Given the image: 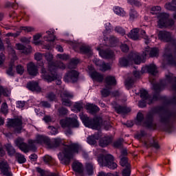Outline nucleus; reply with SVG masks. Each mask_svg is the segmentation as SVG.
<instances>
[{
  "label": "nucleus",
  "instance_id": "24",
  "mask_svg": "<svg viewBox=\"0 0 176 176\" xmlns=\"http://www.w3.org/2000/svg\"><path fill=\"white\" fill-rule=\"evenodd\" d=\"M110 142H112V138L109 136H104L100 140L99 145L104 148L107 146V145H109Z\"/></svg>",
  "mask_w": 176,
  "mask_h": 176
},
{
  "label": "nucleus",
  "instance_id": "27",
  "mask_svg": "<svg viewBox=\"0 0 176 176\" xmlns=\"http://www.w3.org/2000/svg\"><path fill=\"white\" fill-rule=\"evenodd\" d=\"M85 108L87 111H89V113H97L100 111V108L93 104H87Z\"/></svg>",
  "mask_w": 176,
  "mask_h": 176
},
{
  "label": "nucleus",
  "instance_id": "54",
  "mask_svg": "<svg viewBox=\"0 0 176 176\" xmlns=\"http://www.w3.org/2000/svg\"><path fill=\"white\" fill-rule=\"evenodd\" d=\"M43 56H45V54L37 52L34 54V58L36 61H41V60L43 58Z\"/></svg>",
  "mask_w": 176,
  "mask_h": 176
},
{
  "label": "nucleus",
  "instance_id": "17",
  "mask_svg": "<svg viewBox=\"0 0 176 176\" xmlns=\"http://www.w3.org/2000/svg\"><path fill=\"white\" fill-rule=\"evenodd\" d=\"M158 38L163 42H171V41H173L171 33L166 31L160 32L158 34Z\"/></svg>",
  "mask_w": 176,
  "mask_h": 176
},
{
  "label": "nucleus",
  "instance_id": "5",
  "mask_svg": "<svg viewBox=\"0 0 176 176\" xmlns=\"http://www.w3.org/2000/svg\"><path fill=\"white\" fill-rule=\"evenodd\" d=\"M15 144L19 149L24 152V153H28L30 151H35L36 149V146L35 145V141L32 140H28V144L24 142V140L22 138H19L15 141Z\"/></svg>",
  "mask_w": 176,
  "mask_h": 176
},
{
  "label": "nucleus",
  "instance_id": "11",
  "mask_svg": "<svg viewBox=\"0 0 176 176\" xmlns=\"http://www.w3.org/2000/svg\"><path fill=\"white\" fill-rule=\"evenodd\" d=\"M60 124L63 129H65L67 127H79V122H78V120L75 118L62 120L60 121Z\"/></svg>",
  "mask_w": 176,
  "mask_h": 176
},
{
  "label": "nucleus",
  "instance_id": "39",
  "mask_svg": "<svg viewBox=\"0 0 176 176\" xmlns=\"http://www.w3.org/2000/svg\"><path fill=\"white\" fill-rule=\"evenodd\" d=\"M120 166L122 167H130V164H129V161L127 160V157H122L120 161Z\"/></svg>",
  "mask_w": 176,
  "mask_h": 176
},
{
  "label": "nucleus",
  "instance_id": "29",
  "mask_svg": "<svg viewBox=\"0 0 176 176\" xmlns=\"http://www.w3.org/2000/svg\"><path fill=\"white\" fill-rule=\"evenodd\" d=\"M16 47L17 50H25L23 51V53H25V54H28V53H31V52L32 51L31 47H29L28 48L25 49V47L21 43L16 44Z\"/></svg>",
  "mask_w": 176,
  "mask_h": 176
},
{
  "label": "nucleus",
  "instance_id": "31",
  "mask_svg": "<svg viewBox=\"0 0 176 176\" xmlns=\"http://www.w3.org/2000/svg\"><path fill=\"white\" fill-rule=\"evenodd\" d=\"M85 171L88 175H93L94 174V166L91 163L86 164Z\"/></svg>",
  "mask_w": 176,
  "mask_h": 176
},
{
  "label": "nucleus",
  "instance_id": "64",
  "mask_svg": "<svg viewBox=\"0 0 176 176\" xmlns=\"http://www.w3.org/2000/svg\"><path fill=\"white\" fill-rule=\"evenodd\" d=\"M7 74L10 76H13V75H14V71L13 70V66L10 67L8 70H7Z\"/></svg>",
  "mask_w": 176,
  "mask_h": 176
},
{
  "label": "nucleus",
  "instance_id": "3",
  "mask_svg": "<svg viewBox=\"0 0 176 176\" xmlns=\"http://www.w3.org/2000/svg\"><path fill=\"white\" fill-rule=\"evenodd\" d=\"M65 69V65L63 63H59L57 65L56 64H52L49 65V74H47V72L45 67H42L41 69V76L43 79L47 80V82H53V80H56V85H61V80L58 79V75L56 72L57 69Z\"/></svg>",
  "mask_w": 176,
  "mask_h": 176
},
{
  "label": "nucleus",
  "instance_id": "34",
  "mask_svg": "<svg viewBox=\"0 0 176 176\" xmlns=\"http://www.w3.org/2000/svg\"><path fill=\"white\" fill-rule=\"evenodd\" d=\"M6 148L9 156H13V155H16V150L14 147H12V144H7Z\"/></svg>",
  "mask_w": 176,
  "mask_h": 176
},
{
  "label": "nucleus",
  "instance_id": "2",
  "mask_svg": "<svg viewBox=\"0 0 176 176\" xmlns=\"http://www.w3.org/2000/svg\"><path fill=\"white\" fill-rule=\"evenodd\" d=\"M82 149V146L78 143H71L69 146L64 145L58 155V159L62 164L67 165L71 162V159H73L75 155L80 153Z\"/></svg>",
  "mask_w": 176,
  "mask_h": 176
},
{
  "label": "nucleus",
  "instance_id": "4",
  "mask_svg": "<svg viewBox=\"0 0 176 176\" xmlns=\"http://www.w3.org/2000/svg\"><path fill=\"white\" fill-rule=\"evenodd\" d=\"M34 141L35 144H41V145H46L48 149H56L58 146H60V144H61L62 140L60 138H55L52 142H50V139L47 136L38 135Z\"/></svg>",
  "mask_w": 176,
  "mask_h": 176
},
{
  "label": "nucleus",
  "instance_id": "61",
  "mask_svg": "<svg viewBox=\"0 0 176 176\" xmlns=\"http://www.w3.org/2000/svg\"><path fill=\"white\" fill-rule=\"evenodd\" d=\"M101 94L103 97H108V96L111 94V92H109V90L104 89L103 90L101 91Z\"/></svg>",
  "mask_w": 176,
  "mask_h": 176
},
{
  "label": "nucleus",
  "instance_id": "21",
  "mask_svg": "<svg viewBox=\"0 0 176 176\" xmlns=\"http://www.w3.org/2000/svg\"><path fill=\"white\" fill-rule=\"evenodd\" d=\"M106 88L111 89V86L116 85V79L114 76H108L105 78Z\"/></svg>",
  "mask_w": 176,
  "mask_h": 176
},
{
  "label": "nucleus",
  "instance_id": "33",
  "mask_svg": "<svg viewBox=\"0 0 176 176\" xmlns=\"http://www.w3.org/2000/svg\"><path fill=\"white\" fill-rule=\"evenodd\" d=\"M146 69L149 74H151V75H156L157 73V68H156V65H150L146 66Z\"/></svg>",
  "mask_w": 176,
  "mask_h": 176
},
{
  "label": "nucleus",
  "instance_id": "15",
  "mask_svg": "<svg viewBox=\"0 0 176 176\" xmlns=\"http://www.w3.org/2000/svg\"><path fill=\"white\" fill-rule=\"evenodd\" d=\"M88 69L90 71V76L94 80H96L97 82H102V80H104V76L94 71V67H93V66H88Z\"/></svg>",
  "mask_w": 176,
  "mask_h": 176
},
{
  "label": "nucleus",
  "instance_id": "55",
  "mask_svg": "<svg viewBox=\"0 0 176 176\" xmlns=\"http://www.w3.org/2000/svg\"><path fill=\"white\" fill-rule=\"evenodd\" d=\"M131 173L130 166L127 167L122 170V176H130Z\"/></svg>",
  "mask_w": 176,
  "mask_h": 176
},
{
  "label": "nucleus",
  "instance_id": "45",
  "mask_svg": "<svg viewBox=\"0 0 176 176\" xmlns=\"http://www.w3.org/2000/svg\"><path fill=\"white\" fill-rule=\"evenodd\" d=\"M140 35H142V38L145 40L146 45H148L151 40H149V37L146 35V32L144 30H141Z\"/></svg>",
  "mask_w": 176,
  "mask_h": 176
},
{
  "label": "nucleus",
  "instance_id": "46",
  "mask_svg": "<svg viewBox=\"0 0 176 176\" xmlns=\"http://www.w3.org/2000/svg\"><path fill=\"white\" fill-rule=\"evenodd\" d=\"M80 50L82 53H85V54L90 53V54H91V50L89 47L81 46L80 47Z\"/></svg>",
  "mask_w": 176,
  "mask_h": 176
},
{
  "label": "nucleus",
  "instance_id": "22",
  "mask_svg": "<svg viewBox=\"0 0 176 176\" xmlns=\"http://www.w3.org/2000/svg\"><path fill=\"white\" fill-rule=\"evenodd\" d=\"M27 87L29 90H31L32 91H37V93H39V91H41V87H39V85L36 82L32 81L28 82L27 84Z\"/></svg>",
  "mask_w": 176,
  "mask_h": 176
},
{
  "label": "nucleus",
  "instance_id": "53",
  "mask_svg": "<svg viewBox=\"0 0 176 176\" xmlns=\"http://www.w3.org/2000/svg\"><path fill=\"white\" fill-rule=\"evenodd\" d=\"M78 63H79V60L76 59L72 60V61L69 63V68H75Z\"/></svg>",
  "mask_w": 176,
  "mask_h": 176
},
{
  "label": "nucleus",
  "instance_id": "60",
  "mask_svg": "<svg viewBox=\"0 0 176 176\" xmlns=\"http://www.w3.org/2000/svg\"><path fill=\"white\" fill-rule=\"evenodd\" d=\"M1 109L3 113H8V104H6V102H3L1 105Z\"/></svg>",
  "mask_w": 176,
  "mask_h": 176
},
{
  "label": "nucleus",
  "instance_id": "56",
  "mask_svg": "<svg viewBox=\"0 0 176 176\" xmlns=\"http://www.w3.org/2000/svg\"><path fill=\"white\" fill-rule=\"evenodd\" d=\"M47 98L50 100V101H54L56 100V94L50 92L47 95Z\"/></svg>",
  "mask_w": 176,
  "mask_h": 176
},
{
  "label": "nucleus",
  "instance_id": "37",
  "mask_svg": "<svg viewBox=\"0 0 176 176\" xmlns=\"http://www.w3.org/2000/svg\"><path fill=\"white\" fill-rule=\"evenodd\" d=\"M15 157H16V159H17L18 162L20 163L21 164H23V163H25V162H27L25 157H24V155H23L19 153H16L15 154Z\"/></svg>",
  "mask_w": 176,
  "mask_h": 176
},
{
  "label": "nucleus",
  "instance_id": "41",
  "mask_svg": "<svg viewBox=\"0 0 176 176\" xmlns=\"http://www.w3.org/2000/svg\"><path fill=\"white\" fill-rule=\"evenodd\" d=\"M3 94L6 97H8L10 94V91L8 88H4L0 86V97Z\"/></svg>",
  "mask_w": 176,
  "mask_h": 176
},
{
  "label": "nucleus",
  "instance_id": "10",
  "mask_svg": "<svg viewBox=\"0 0 176 176\" xmlns=\"http://www.w3.org/2000/svg\"><path fill=\"white\" fill-rule=\"evenodd\" d=\"M78 78H79V73L76 70H70L65 74L64 80L67 83H75L78 82Z\"/></svg>",
  "mask_w": 176,
  "mask_h": 176
},
{
  "label": "nucleus",
  "instance_id": "8",
  "mask_svg": "<svg viewBox=\"0 0 176 176\" xmlns=\"http://www.w3.org/2000/svg\"><path fill=\"white\" fill-rule=\"evenodd\" d=\"M158 25L160 28L162 27H173L174 20L168 19V14L166 13H161L158 16Z\"/></svg>",
  "mask_w": 176,
  "mask_h": 176
},
{
  "label": "nucleus",
  "instance_id": "9",
  "mask_svg": "<svg viewBox=\"0 0 176 176\" xmlns=\"http://www.w3.org/2000/svg\"><path fill=\"white\" fill-rule=\"evenodd\" d=\"M80 118L86 127L96 130L98 129V121L96 119L90 120L86 115L80 114Z\"/></svg>",
  "mask_w": 176,
  "mask_h": 176
},
{
  "label": "nucleus",
  "instance_id": "32",
  "mask_svg": "<svg viewBox=\"0 0 176 176\" xmlns=\"http://www.w3.org/2000/svg\"><path fill=\"white\" fill-rule=\"evenodd\" d=\"M165 8L168 10H175L176 9V0H171L170 3L165 4Z\"/></svg>",
  "mask_w": 176,
  "mask_h": 176
},
{
  "label": "nucleus",
  "instance_id": "28",
  "mask_svg": "<svg viewBox=\"0 0 176 176\" xmlns=\"http://www.w3.org/2000/svg\"><path fill=\"white\" fill-rule=\"evenodd\" d=\"M98 140H100V134H94V135L89 136L87 138V142L90 145H95L97 143Z\"/></svg>",
  "mask_w": 176,
  "mask_h": 176
},
{
  "label": "nucleus",
  "instance_id": "23",
  "mask_svg": "<svg viewBox=\"0 0 176 176\" xmlns=\"http://www.w3.org/2000/svg\"><path fill=\"white\" fill-rule=\"evenodd\" d=\"M72 168L74 171L78 173L79 174H80V173H83V165H82L80 162H74L72 164Z\"/></svg>",
  "mask_w": 176,
  "mask_h": 176
},
{
  "label": "nucleus",
  "instance_id": "44",
  "mask_svg": "<svg viewBox=\"0 0 176 176\" xmlns=\"http://www.w3.org/2000/svg\"><path fill=\"white\" fill-rule=\"evenodd\" d=\"M43 160L45 163H47L48 164H54V159H53L51 156L45 155L43 157Z\"/></svg>",
  "mask_w": 176,
  "mask_h": 176
},
{
  "label": "nucleus",
  "instance_id": "57",
  "mask_svg": "<svg viewBox=\"0 0 176 176\" xmlns=\"http://www.w3.org/2000/svg\"><path fill=\"white\" fill-rule=\"evenodd\" d=\"M21 30L25 31V32H32V31H34V28L25 26L21 27Z\"/></svg>",
  "mask_w": 176,
  "mask_h": 176
},
{
  "label": "nucleus",
  "instance_id": "59",
  "mask_svg": "<svg viewBox=\"0 0 176 176\" xmlns=\"http://www.w3.org/2000/svg\"><path fill=\"white\" fill-rule=\"evenodd\" d=\"M123 142V140H120L113 143V146L115 148H122V144Z\"/></svg>",
  "mask_w": 176,
  "mask_h": 176
},
{
  "label": "nucleus",
  "instance_id": "1",
  "mask_svg": "<svg viewBox=\"0 0 176 176\" xmlns=\"http://www.w3.org/2000/svg\"><path fill=\"white\" fill-rule=\"evenodd\" d=\"M164 111V108L163 107H156L151 112L147 114L145 120L144 119V114L139 112L137 115V122L139 124L144 126V127L155 129V127H156V124L153 123V115H155V113H161L160 120V123L165 126H168V123H170V116L166 115Z\"/></svg>",
  "mask_w": 176,
  "mask_h": 176
},
{
  "label": "nucleus",
  "instance_id": "52",
  "mask_svg": "<svg viewBox=\"0 0 176 176\" xmlns=\"http://www.w3.org/2000/svg\"><path fill=\"white\" fill-rule=\"evenodd\" d=\"M116 32H118V34H120L121 35H124L126 34V32L123 28H122L120 26H117L115 28Z\"/></svg>",
  "mask_w": 176,
  "mask_h": 176
},
{
  "label": "nucleus",
  "instance_id": "25",
  "mask_svg": "<svg viewBox=\"0 0 176 176\" xmlns=\"http://www.w3.org/2000/svg\"><path fill=\"white\" fill-rule=\"evenodd\" d=\"M168 52H170V50L168 48H165V54L164 55V57L166 61H168V64H175V60H174V58L171 54H168Z\"/></svg>",
  "mask_w": 176,
  "mask_h": 176
},
{
  "label": "nucleus",
  "instance_id": "38",
  "mask_svg": "<svg viewBox=\"0 0 176 176\" xmlns=\"http://www.w3.org/2000/svg\"><path fill=\"white\" fill-rule=\"evenodd\" d=\"M166 79L169 82H174V85L173 86V90L176 91V78L172 74H169L168 76H166Z\"/></svg>",
  "mask_w": 176,
  "mask_h": 176
},
{
  "label": "nucleus",
  "instance_id": "63",
  "mask_svg": "<svg viewBox=\"0 0 176 176\" xmlns=\"http://www.w3.org/2000/svg\"><path fill=\"white\" fill-rule=\"evenodd\" d=\"M128 2L131 5H135V6H140L141 5V3L137 0H128Z\"/></svg>",
  "mask_w": 176,
  "mask_h": 176
},
{
  "label": "nucleus",
  "instance_id": "19",
  "mask_svg": "<svg viewBox=\"0 0 176 176\" xmlns=\"http://www.w3.org/2000/svg\"><path fill=\"white\" fill-rule=\"evenodd\" d=\"M97 50H99V54L102 58H113L115 57V54L112 51L100 50V47H98Z\"/></svg>",
  "mask_w": 176,
  "mask_h": 176
},
{
  "label": "nucleus",
  "instance_id": "48",
  "mask_svg": "<svg viewBox=\"0 0 176 176\" xmlns=\"http://www.w3.org/2000/svg\"><path fill=\"white\" fill-rule=\"evenodd\" d=\"M140 97L142 100H148V91L145 89L140 90Z\"/></svg>",
  "mask_w": 176,
  "mask_h": 176
},
{
  "label": "nucleus",
  "instance_id": "35",
  "mask_svg": "<svg viewBox=\"0 0 176 176\" xmlns=\"http://www.w3.org/2000/svg\"><path fill=\"white\" fill-rule=\"evenodd\" d=\"M114 12L118 16H122V17L126 16V12L123 10V8L116 6L113 8Z\"/></svg>",
  "mask_w": 176,
  "mask_h": 176
},
{
  "label": "nucleus",
  "instance_id": "40",
  "mask_svg": "<svg viewBox=\"0 0 176 176\" xmlns=\"http://www.w3.org/2000/svg\"><path fill=\"white\" fill-rule=\"evenodd\" d=\"M8 54L9 56L11 57L13 60H17V56H16V52L13 50V47L9 46L8 47Z\"/></svg>",
  "mask_w": 176,
  "mask_h": 176
},
{
  "label": "nucleus",
  "instance_id": "26",
  "mask_svg": "<svg viewBox=\"0 0 176 176\" xmlns=\"http://www.w3.org/2000/svg\"><path fill=\"white\" fill-rule=\"evenodd\" d=\"M138 32H140V29L135 28L131 31V32L128 34L129 38L133 39V41H138L140 39V36L138 35Z\"/></svg>",
  "mask_w": 176,
  "mask_h": 176
},
{
  "label": "nucleus",
  "instance_id": "49",
  "mask_svg": "<svg viewBox=\"0 0 176 176\" xmlns=\"http://www.w3.org/2000/svg\"><path fill=\"white\" fill-rule=\"evenodd\" d=\"M160 10H162V8L160 6H154L151 8V13L152 14H157Z\"/></svg>",
  "mask_w": 176,
  "mask_h": 176
},
{
  "label": "nucleus",
  "instance_id": "62",
  "mask_svg": "<svg viewBox=\"0 0 176 176\" xmlns=\"http://www.w3.org/2000/svg\"><path fill=\"white\" fill-rule=\"evenodd\" d=\"M58 58H60V60H68V58H69V56H68V55L63 54H59L57 55Z\"/></svg>",
  "mask_w": 176,
  "mask_h": 176
},
{
  "label": "nucleus",
  "instance_id": "12",
  "mask_svg": "<svg viewBox=\"0 0 176 176\" xmlns=\"http://www.w3.org/2000/svg\"><path fill=\"white\" fill-rule=\"evenodd\" d=\"M146 56H149V57H157L159 56V49L156 47L151 48L148 46L146 47L142 56H140L142 61H144Z\"/></svg>",
  "mask_w": 176,
  "mask_h": 176
},
{
  "label": "nucleus",
  "instance_id": "18",
  "mask_svg": "<svg viewBox=\"0 0 176 176\" xmlns=\"http://www.w3.org/2000/svg\"><path fill=\"white\" fill-rule=\"evenodd\" d=\"M27 69L29 75L32 76H36L38 75V67L35 65V63L30 62L27 65Z\"/></svg>",
  "mask_w": 176,
  "mask_h": 176
},
{
  "label": "nucleus",
  "instance_id": "30",
  "mask_svg": "<svg viewBox=\"0 0 176 176\" xmlns=\"http://www.w3.org/2000/svg\"><path fill=\"white\" fill-rule=\"evenodd\" d=\"M44 56L45 58V60H47V61H48L49 64H48V69H49V65H53L55 64V65H57L58 64H60V63L61 62H58V63H50L53 60V54H50V52H47L44 54Z\"/></svg>",
  "mask_w": 176,
  "mask_h": 176
},
{
  "label": "nucleus",
  "instance_id": "43",
  "mask_svg": "<svg viewBox=\"0 0 176 176\" xmlns=\"http://www.w3.org/2000/svg\"><path fill=\"white\" fill-rule=\"evenodd\" d=\"M47 34L49 35V38L46 39L48 42H53L56 40V36L53 34L52 30L47 31Z\"/></svg>",
  "mask_w": 176,
  "mask_h": 176
},
{
  "label": "nucleus",
  "instance_id": "47",
  "mask_svg": "<svg viewBox=\"0 0 176 176\" xmlns=\"http://www.w3.org/2000/svg\"><path fill=\"white\" fill-rule=\"evenodd\" d=\"M129 16L131 20H134V19H137V17H138V12H137L135 10H131L129 13Z\"/></svg>",
  "mask_w": 176,
  "mask_h": 176
},
{
  "label": "nucleus",
  "instance_id": "36",
  "mask_svg": "<svg viewBox=\"0 0 176 176\" xmlns=\"http://www.w3.org/2000/svg\"><path fill=\"white\" fill-rule=\"evenodd\" d=\"M116 111L118 113H127L130 112V109H127L126 107H123L122 106H118L116 107Z\"/></svg>",
  "mask_w": 176,
  "mask_h": 176
},
{
  "label": "nucleus",
  "instance_id": "6",
  "mask_svg": "<svg viewBox=\"0 0 176 176\" xmlns=\"http://www.w3.org/2000/svg\"><path fill=\"white\" fill-rule=\"evenodd\" d=\"M141 64L142 63V60L141 57H140V54L138 53H133L129 57H124L120 59L119 65L120 67H127V65H130V64Z\"/></svg>",
  "mask_w": 176,
  "mask_h": 176
},
{
  "label": "nucleus",
  "instance_id": "51",
  "mask_svg": "<svg viewBox=\"0 0 176 176\" xmlns=\"http://www.w3.org/2000/svg\"><path fill=\"white\" fill-rule=\"evenodd\" d=\"M16 71L19 75H23L24 74V67L19 65L16 67Z\"/></svg>",
  "mask_w": 176,
  "mask_h": 176
},
{
  "label": "nucleus",
  "instance_id": "42",
  "mask_svg": "<svg viewBox=\"0 0 176 176\" xmlns=\"http://www.w3.org/2000/svg\"><path fill=\"white\" fill-rule=\"evenodd\" d=\"M41 36H42V35L39 34H37L34 36L33 41H34V45H42V42L39 41V39H41Z\"/></svg>",
  "mask_w": 176,
  "mask_h": 176
},
{
  "label": "nucleus",
  "instance_id": "58",
  "mask_svg": "<svg viewBox=\"0 0 176 176\" xmlns=\"http://www.w3.org/2000/svg\"><path fill=\"white\" fill-rule=\"evenodd\" d=\"M150 82L153 85V89L155 90L156 91H160V85L159 84H155L151 79Z\"/></svg>",
  "mask_w": 176,
  "mask_h": 176
},
{
  "label": "nucleus",
  "instance_id": "50",
  "mask_svg": "<svg viewBox=\"0 0 176 176\" xmlns=\"http://www.w3.org/2000/svg\"><path fill=\"white\" fill-rule=\"evenodd\" d=\"M68 113V110L64 107H61L58 109V114L59 116H64V115H67Z\"/></svg>",
  "mask_w": 176,
  "mask_h": 176
},
{
  "label": "nucleus",
  "instance_id": "20",
  "mask_svg": "<svg viewBox=\"0 0 176 176\" xmlns=\"http://www.w3.org/2000/svg\"><path fill=\"white\" fill-rule=\"evenodd\" d=\"M94 63L96 65L99 67V69L100 71L105 72V71H108V69H111V66L109 65L105 64V63L102 62L100 60L95 59Z\"/></svg>",
  "mask_w": 176,
  "mask_h": 176
},
{
  "label": "nucleus",
  "instance_id": "7",
  "mask_svg": "<svg viewBox=\"0 0 176 176\" xmlns=\"http://www.w3.org/2000/svg\"><path fill=\"white\" fill-rule=\"evenodd\" d=\"M98 162L100 166H104L111 170H115L118 167V164L113 162V156L112 155H107L104 157V160L103 157H99Z\"/></svg>",
  "mask_w": 176,
  "mask_h": 176
},
{
  "label": "nucleus",
  "instance_id": "14",
  "mask_svg": "<svg viewBox=\"0 0 176 176\" xmlns=\"http://www.w3.org/2000/svg\"><path fill=\"white\" fill-rule=\"evenodd\" d=\"M60 97L62 98V104L65 107H71L72 102L69 100V98H74V94L68 92V91H64L61 93Z\"/></svg>",
  "mask_w": 176,
  "mask_h": 176
},
{
  "label": "nucleus",
  "instance_id": "16",
  "mask_svg": "<svg viewBox=\"0 0 176 176\" xmlns=\"http://www.w3.org/2000/svg\"><path fill=\"white\" fill-rule=\"evenodd\" d=\"M0 170L1 171V174L6 176H12V172H10V167H9V164L6 161L0 162Z\"/></svg>",
  "mask_w": 176,
  "mask_h": 176
},
{
  "label": "nucleus",
  "instance_id": "13",
  "mask_svg": "<svg viewBox=\"0 0 176 176\" xmlns=\"http://www.w3.org/2000/svg\"><path fill=\"white\" fill-rule=\"evenodd\" d=\"M8 127H13L16 133H20L23 129V121L20 118L10 120L8 122Z\"/></svg>",
  "mask_w": 176,
  "mask_h": 176
}]
</instances>
